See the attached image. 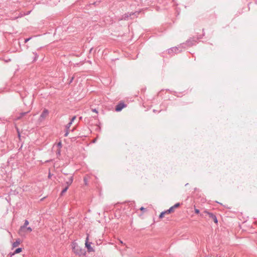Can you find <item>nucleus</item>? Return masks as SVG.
I'll return each mask as SVG.
<instances>
[{"label":"nucleus","mask_w":257,"mask_h":257,"mask_svg":"<svg viewBox=\"0 0 257 257\" xmlns=\"http://www.w3.org/2000/svg\"><path fill=\"white\" fill-rule=\"evenodd\" d=\"M72 250L75 254L79 256L84 255L86 252L84 249L80 247L76 242H73L72 244Z\"/></svg>","instance_id":"f257e3e1"},{"label":"nucleus","mask_w":257,"mask_h":257,"mask_svg":"<svg viewBox=\"0 0 257 257\" xmlns=\"http://www.w3.org/2000/svg\"><path fill=\"white\" fill-rule=\"evenodd\" d=\"M89 237L87 236V238H86L85 240V247L87 248V251H88L89 252H94V249L91 246V242H89Z\"/></svg>","instance_id":"f03ea898"},{"label":"nucleus","mask_w":257,"mask_h":257,"mask_svg":"<svg viewBox=\"0 0 257 257\" xmlns=\"http://www.w3.org/2000/svg\"><path fill=\"white\" fill-rule=\"evenodd\" d=\"M28 224H29L28 220H25L24 225H23L21 226V227H20L19 232H18V233H19L20 235L23 234V232L25 231V227H26L28 225Z\"/></svg>","instance_id":"7ed1b4c3"},{"label":"nucleus","mask_w":257,"mask_h":257,"mask_svg":"<svg viewBox=\"0 0 257 257\" xmlns=\"http://www.w3.org/2000/svg\"><path fill=\"white\" fill-rule=\"evenodd\" d=\"M48 110L47 109H45L43 110L42 113H41V115H40L39 120L40 121H41L45 119V118L48 116Z\"/></svg>","instance_id":"20e7f679"},{"label":"nucleus","mask_w":257,"mask_h":257,"mask_svg":"<svg viewBox=\"0 0 257 257\" xmlns=\"http://www.w3.org/2000/svg\"><path fill=\"white\" fill-rule=\"evenodd\" d=\"M125 107V105L123 103H119L115 107V111H120L122 108Z\"/></svg>","instance_id":"39448f33"},{"label":"nucleus","mask_w":257,"mask_h":257,"mask_svg":"<svg viewBox=\"0 0 257 257\" xmlns=\"http://www.w3.org/2000/svg\"><path fill=\"white\" fill-rule=\"evenodd\" d=\"M204 213L209 215V217L212 218L213 220H214V222H215V223H217V219H216V216L214 215L212 213H210L207 211H204Z\"/></svg>","instance_id":"423d86ee"},{"label":"nucleus","mask_w":257,"mask_h":257,"mask_svg":"<svg viewBox=\"0 0 257 257\" xmlns=\"http://www.w3.org/2000/svg\"><path fill=\"white\" fill-rule=\"evenodd\" d=\"M33 230L32 229L31 227H25V231L23 232V234L22 235H20L22 236H25V234L27 232H31V231H32Z\"/></svg>","instance_id":"0eeeda50"},{"label":"nucleus","mask_w":257,"mask_h":257,"mask_svg":"<svg viewBox=\"0 0 257 257\" xmlns=\"http://www.w3.org/2000/svg\"><path fill=\"white\" fill-rule=\"evenodd\" d=\"M72 182H73V177L71 176L69 177V178H68L67 180H66V184L67 185V186H69L70 185H71V184L72 183Z\"/></svg>","instance_id":"6e6552de"},{"label":"nucleus","mask_w":257,"mask_h":257,"mask_svg":"<svg viewBox=\"0 0 257 257\" xmlns=\"http://www.w3.org/2000/svg\"><path fill=\"white\" fill-rule=\"evenodd\" d=\"M20 244V239H17L16 241H15L13 243V247L15 248L17 246H18Z\"/></svg>","instance_id":"1a4fd4ad"},{"label":"nucleus","mask_w":257,"mask_h":257,"mask_svg":"<svg viewBox=\"0 0 257 257\" xmlns=\"http://www.w3.org/2000/svg\"><path fill=\"white\" fill-rule=\"evenodd\" d=\"M21 252H22V248H18L15 249L14 254L19 253H20Z\"/></svg>","instance_id":"9d476101"},{"label":"nucleus","mask_w":257,"mask_h":257,"mask_svg":"<svg viewBox=\"0 0 257 257\" xmlns=\"http://www.w3.org/2000/svg\"><path fill=\"white\" fill-rule=\"evenodd\" d=\"M27 113H28V112H22V113H20V117H18V118H17V119H20V118L25 116V115Z\"/></svg>","instance_id":"9b49d317"},{"label":"nucleus","mask_w":257,"mask_h":257,"mask_svg":"<svg viewBox=\"0 0 257 257\" xmlns=\"http://www.w3.org/2000/svg\"><path fill=\"white\" fill-rule=\"evenodd\" d=\"M68 186H66L65 188H64V189H63L62 191H61V194L63 195L64 193L66 192V191L68 190Z\"/></svg>","instance_id":"f8f14e48"},{"label":"nucleus","mask_w":257,"mask_h":257,"mask_svg":"<svg viewBox=\"0 0 257 257\" xmlns=\"http://www.w3.org/2000/svg\"><path fill=\"white\" fill-rule=\"evenodd\" d=\"M174 209H175V208L171 207V208H170L169 209H168V210H167L166 211L168 213H172V212H173Z\"/></svg>","instance_id":"ddd939ff"},{"label":"nucleus","mask_w":257,"mask_h":257,"mask_svg":"<svg viewBox=\"0 0 257 257\" xmlns=\"http://www.w3.org/2000/svg\"><path fill=\"white\" fill-rule=\"evenodd\" d=\"M72 124V122H69V123H68L67 124H66V130H69V127L71 126V125Z\"/></svg>","instance_id":"4468645a"},{"label":"nucleus","mask_w":257,"mask_h":257,"mask_svg":"<svg viewBox=\"0 0 257 257\" xmlns=\"http://www.w3.org/2000/svg\"><path fill=\"white\" fill-rule=\"evenodd\" d=\"M179 206H180V203H176V204H175L174 206H173L171 207H173V208H176L179 207Z\"/></svg>","instance_id":"2eb2a0df"},{"label":"nucleus","mask_w":257,"mask_h":257,"mask_svg":"<svg viewBox=\"0 0 257 257\" xmlns=\"http://www.w3.org/2000/svg\"><path fill=\"white\" fill-rule=\"evenodd\" d=\"M165 214H164V213H161V214H160L159 217L160 218L162 219L163 218L164 215H165Z\"/></svg>","instance_id":"dca6fc26"},{"label":"nucleus","mask_w":257,"mask_h":257,"mask_svg":"<svg viewBox=\"0 0 257 257\" xmlns=\"http://www.w3.org/2000/svg\"><path fill=\"white\" fill-rule=\"evenodd\" d=\"M161 213H164V214H168L169 213H171V212H168L167 211V210H165L164 211L162 212Z\"/></svg>","instance_id":"f3484780"},{"label":"nucleus","mask_w":257,"mask_h":257,"mask_svg":"<svg viewBox=\"0 0 257 257\" xmlns=\"http://www.w3.org/2000/svg\"><path fill=\"white\" fill-rule=\"evenodd\" d=\"M31 39V38H27L25 40V43H27Z\"/></svg>","instance_id":"a211bd4d"},{"label":"nucleus","mask_w":257,"mask_h":257,"mask_svg":"<svg viewBox=\"0 0 257 257\" xmlns=\"http://www.w3.org/2000/svg\"><path fill=\"white\" fill-rule=\"evenodd\" d=\"M75 119H76V116H73V117L72 118V119H71L70 122H73Z\"/></svg>","instance_id":"6ab92c4d"},{"label":"nucleus","mask_w":257,"mask_h":257,"mask_svg":"<svg viewBox=\"0 0 257 257\" xmlns=\"http://www.w3.org/2000/svg\"><path fill=\"white\" fill-rule=\"evenodd\" d=\"M194 212H195L197 214L199 213V210L197 209H195V210H194Z\"/></svg>","instance_id":"aec40b11"},{"label":"nucleus","mask_w":257,"mask_h":257,"mask_svg":"<svg viewBox=\"0 0 257 257\" xmlns=\"http://www.w3.org/2000/svg\"><path fill=\"white\" fill-rule=\"evenodd\" d=\"M68 134V130H66V133H65V135H64V136H67Z\"/></svg>","instance_id":"412c9836"},{"label":"nucleus","mask_w":257,"mask_h":257,"mask_svg":"<svg viewBox=\"0 0 257 257\" xmlns=\"http://www.w3.org/2000/svg\"><path fill=\"white\" fill-rule=\"evenodd\" d=\"M92 111H93V112H94L95 113H97V111L95 109H92Z\"/></svg>","instance_id":"4be33fe9"},{"label":"nucleus","mask_w":257,"mask_h":257,"mask_svg":"<svg viewBox=\"0 0 257 257\" xmlns=\"http://www.w3.org/2000/svg\"><path fill=\"white\" fill-rule=\"evenodd\" d=\"M140 210H141V211H144V208L143 207H142L141 208H140Z\"/></svg>","instance_id":"5701e85b"},{"label":"nucleus","mask_w":257,"mask_h":257,"mask_svg":"<svg viewBox=\"0 0 257 257\" xmlns=\"http://www.w3.org/2000/svg\"><path fill=\"white\" fill-rule=\"evenodd\" d=\"M58 146H59V147H61V143H59V144H58Z\"/></svg>","instance_id":"b1692460"},{"label":"nucleus","mask_w":257,"mask_h":257,"mask_svg":"<svg viewBox=\"0 0 257 257\" xmlns=\"http://www.w3.org/2000/svg\"><path fill=\"white\" fill-rule=\"evenodd\" d=\"M57 154H58V155H60V150L58 151V152H57Z\"/></svg>","instance_id":"393cba45"},{"label":"nucleus","mask_w":257,"mask_h":257,"mask_svg":"<svg viewBox=\"0 0 257 257\" xmlns=\"http://www.w3.org/2000/svg\"><path fill=\"white\" fill-rule=\"evenodd\" d=\"M173 49H174L175 50H176L177 48H173Z\"/></svg>","instance_id":"a878e982"},{"label":"nucleus","mask_w":257,"mask_h":257,"mask_svg":"<svg viewBox=\"0 0 257 257\" xmlns=\"http://www.w3.org/2000/svg\"><path fill=\"white\" fill-rule=\"evenodd\" d=\"M120 243H121V244H122V241L120 240Z\"/></svg>","instance_id":"bb28decb"}]
</instances>
